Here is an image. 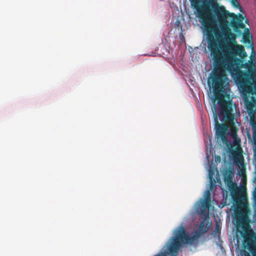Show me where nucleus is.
Returning a JSON list of instances; mask_svg holds the SVG:
<instances>
[{
    "mask_svg": "<svg viewBox=\"0 0 256 256\" xmlns=\"http://www.w3.org/2000/svg\"><path fill=\"white\" fill-rule=\"evenodd\" d=\"M204 32L208 48L214 64V70L208 78V83H212L214 93L229 94V79L226 70L233 76L238 70L242 68L247 70V72L255 75L254 66L250 62L243 64L248 55L242 45L236 44L232 48V56L227 54L224 44L219 39L220 33L216 22Z\"/></svg>",
    "mask_w": 256,
    "mask_h": 256,
    "instance_id": "obj_1",
    "label": "nucleus"
},
{
    "mask_svg": "<svg viewBox=\"0 0 256 256\" xmlns=\"http://www.w3.org/2000/svg\"><path fill=\"white\" fill-rule=\"evenodd\" d=\"M204 234L198 230L194 232V235L190 236L181 225L174 230V236L169 238L160 252L153 256H178L184 244L198 243V239Z\"/></svg>",
    "mask_w": 256,
    "mask_h": 256,
    "instance_id": "obj_2",
    "label": "nucleus"
},
{
    "mask_svg": "<svg viewBox=\"0 0 256 256\" xmlns=\"http://www.w3.org/2000/svg\"><path fill=\"white\" fill-rule=\"evenodd\" d=\"M214 98L218 100L219 104L221 120L227 122L230 126L232 135L234 136H237L238 128L236 126L234 115L233 114V108L232 100H226L225 98L229 94H223L220 93H214Z\"/></svg>",
    "mask_w": 256,
    "mask_h": 256,
    "instance_id": "obj_3",
    "label": "nucleus"
},
{
    "mask_svg": "<svg viewBox=\"0 0 256 256\" xmlns=\"http://www.w3.org/2000/svg\"><path fill=\"white\" fill-rule=\"evenodd\" d=\"M236 220L238 224H241L242 231L240 234L244 240V244H246L247 248L253 256H256V244L254 240L255 236L248 224V218L246 214L240 212L236 215ZM243 256H250L249 253L244 251Z\"/></svg>",
    "mask_w": 256,
    "mask_h": 256,
    "instance_id": "obj_4",
    "label": "nucleus"
},
{
    "mask_svg": "<svg viewBox=\"0 0 256 256\" xmlns=\"http://www.w3.org/2000/svg\"><path fill=\"white\" fill-rule=\"evenodd\" d=\"M191 7L200 20L204 31L216 22L210 12V2L208 0H189Z\"/></svg>",
    "mask_w": 256,
    "mask_h": 256,
    "instance_id": "obj_5",
    "label": "nucleus"
},
{
    "mask_svg": "<svg viewBox=\"0 0 256 256\" xmlns=\"http://www.w3.org/2000/svg\"><path fill=\"white\" fill-rule=\"evenodd\" d=\"M214 12L220 22H227V18H231V26L235 32H237L238 28H243L244 27L242 22V16L240 15L238 17L236 14L229 12L223 6L216 8Z\"/></svg>",
    "mask_w": 256,
    "mask_h": 256,
    "instance_id": "obj_6",
    "label": "nucleus"
},
{
    "mask_svg": "<svg viewBox=\"0 0 256 256\" xmlns=\"http://www.w3.org/2000/svg\"><path fill=\"white\" fill-rule=\"evenodd\" d=\"M236 75V82L238 84L243 92L250 93L252 91V88L249 85L250 80L254 74L242 70L238 71L234 74Z\"/></svg>",
    "mask_w": 256,
    "mask_h": 256,
    "instance_id": "obj_7",
    "label": "nucleus"
},
{
    "mask_svg": "<svg viewBox=\"0 0 256 256\" xmlns=\"http://www.w3.org/2000/svg\"><path fill=\"white\" fill-rule=\"evenodd\" d=\"M212 112L216 129V134L217 138H220L224 144H227L228 139L226 134L228 130V126L225 123L220 124L218 120V113L214 106V110H212Z\"/></svg>",
    "mask_w": 256,
    "mask_h": 256,
    "instance_id": "obj_8",
    "label": "nucleus"
},
{
    "mask_svg": "<svg viewBox=\"0 0 256 256\" xmlns=\"http://www.w3.org/2000/svg\"><path fill=\"white\" fill-rule=\"evenodd\" d=\"M211 203L210 193L207 190L205 194L204 198H201L196 204V210L201 214H205L209 208Z\"/></svg>",
    "mask_w": 256,
    "mask_h": 256,
    "instance_id": "obj_9",
    "label": "nucleus"
},
{
    "mask_svg": "<svg viewBox=\"0 0 256 256\" xmlns=\"http://www.w3.org/2000/svg\"><path fill=\"white\" fill-rule=\"evenodd\" d=\"M244 100L248 111L250 114L254 113V108L256 106V92L252 89L250 93L243 92Z\"/></svg>",
    "mask_w": 256,
    "mask_h": 256,
    "instance_id": "obj_10",
    "label": "nucleus"
},
{
    "mask_svg": "<svg viewBox=\"0 0 256 256\" xmlns=\"http://www.w3.org/2000/svg\"><path fill=\"white\" fill-rule=\"evenodd\" d=\"M226 186L230 192H231V194L232 197L236 196L238 192V188L236 184L232 182L226 184Z\"/></svg>",
    "mask_w": 256,
    "mask_h": 256,
    "instance_id": "obj_11",
    "label": "nucleus"
},
{
    "mask_svg": "<svg viewBox=\"0 0 256 256\" xmlns=\"http://www.w3.org/2000/svg\"><path fill=\"white\" fill-rule=\"evenodd\" d=\"M234 176V172L232 170H229L226 172L224 175V181L226 184L233 182L232 178Z\"/></svg>",
    "mask_w": 256,
    "mask_h": 256,
    "instance_id": "obj_12",
    "label": "nucleus"
},
{
    "mask_svg": "<svg viewBox=\"0 0 256 256\" xmlns=\"http://www.w3.org/2000/svg\"><path fill=\"white\" fill-rule=\"evenodd\" d=\"M252 114L250 116V124L252 128L253 132H256V121L255 120L254 114V113H252Z\"/></svg>",
    "mask_w": 256,
    "mask_h": 256,
    "instance_id": "obj_13",
    "label": "nucleus"
},
{
    "mask_svg": "<svg viewBox=\"0 0 256 256\" xmlns=\"http://www.w3.org/2000/svg\"><path fill=\"white\" fill-rule=\"evenodd\" d=\"M206 221L204 220H202L200 224L198 230L203 232H206L208 230V228L207 226H206Z\"/></svg>",
    "mask_w": 256,
    "mask_h": 256,
    "instance_id": "obj_14",
    "label": "nucleus"
},
{
    "mask_svg": "<svg viewBox=\"0 0 256 256\" xmlns=\"http://www.w3.org/2000/svg\"><path fill=\"white\" fill-rule=\"evenodd\" d=\"M224 31L226 34L228 35H230L232 36H234V34L231 32V30L228 26H226L225 28H224Z\"/></svg>",
    "mask_w": 256,
    "mask_h": 256,
    "instance_id": "obj_15",
    "label": "nucleus"
},
{
    "mask_svg": "<svg viewBox=\"0 0 256 256\" xmlns=\"http://www.w3.org/2000/svg\"><path fill=\"white\" fill-rule=\"evenodd\" d=\"M232 4L236 7H238L239 6L237 0H232Z\"/></svg>",
    "mask_w": 256,
    "mask_h": 256,
    "instance_id": "obj_16",
    "label": "nucleus"
},
{
    "mask_svg": "<svg viewBox=\"0 0 256 256\" xmlns=\"http://www.w3.org/2000/svg\"><path fill=\"white\" fill-rule=\"evenodd\" d=\"M253 142L254 146H256V132H253Z\"/></svg>",
    "mask_w": 256,
    "mask_h": 256,
    "instance_id": "obj_17",
    "label": "nucleus"
},
{
    "mask_svg": "<svg viewBox=\"0 0 256 256\" xmlns=\"http://www.w3.org/2000/svg\"><path fill=\"white\" fill-rule=\"evenodd\" d=\"M243 38H244V42H250L248 36H247L246 35H244Z\"/></svg>",
    "mask_w": 256,
    "mask_h": 256,
    "instance_id": "obj_18",
    "label": "nucleus"
},
{
    "mask_svg": "<svg viewBox=\"0 0 256 256\" xmlns=\"http://www.w3.org/2000/svg\"><path fill=\"white\" fill-rule=\"evenodd\" d=\"M251 48H252V54H254V56H255V52H254V48L252 46V44H251Z\"/></svg>",
    "mask_w": 256,
    "mask_h": 256,
    "instance_id": "obj_19",
    "label": "nucleus"
},
{
    "mask_svg": "<svg viewBox=\"0 0 256 256\" xmlns=\"http://www.w3.org/2000/svg\"><path fill=\"white\" fill-rule=\"evenodd\" d=\"M212 174H213V173H212V171H210V172H209V176H210V179H212Z\"/></svg>",
    "mask_w": 256,
    "mask_h": 256,
    "instance_id": "obj_20",
    "label": "nucleus"
},
{
    "mask_svg": "<svg viewBox=\"0 0 256 256\" xmlns=\"http://www.w3.org/2000/svg\"><path fill=\"white\" fill-rule=\"evenodd\" d=\"M218 158L219 160L220 159V156H218Z\"/></svg>",
    "mask_w": 256,
    "mask_h": 256,
    "instance_id": "obj_21",
    "label": "nucleus"
}]
</instances>
